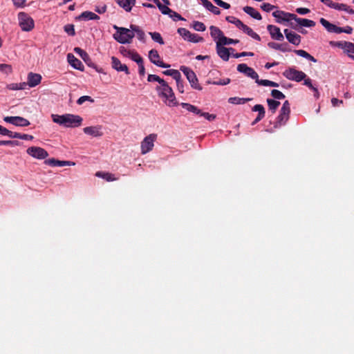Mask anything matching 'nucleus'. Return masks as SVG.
<instances>
[{"instance_id": "f257e3e1", "label": "nucleus", "mask_w": 354, "mask_h": 354, "mask_svg": "<svg viewBox=\"0 0 354 354\" xmlns=\"http://www.w3.org/2000/svg\"><path fill=\"white\" fill-rule=\"evenodd\" d=\"M53 122L65 128H75L82 125L83 119L78 115L66 113L63 115L52 114Z\"/></svg>"}, {"instance_id": "f03ea898", "label": "nucleus", "mask_w": 354, "mask_h": 354, "mask_svg": "<svg viewBox=\"0 0 354 354\" xmlns=\"http://www.w3.org/2000/svg\"><path fill=\"white\" fill-rule=\"evenodd\" d=\"M156 90L158 96L162 100L164 103L169 106L177 105L176 99L174 93L166 81H163L160 85L157 86Z\"/></svg>"}, {"instance_id": "7ed1b4c3", "label": "nucleus", "mask_w": 354, "mask_h": 354, "mask_svg": "<svg viewBox=\"0 0 354 354\" xmlns=\"http://www.w3.org/2000/svg\"><path fill=\"white\" fill-rule=\"evenodd\" d=\"M113 28L116 30L113 34V38L120 44H130L132 39L135 37L133 30L130 28L119 27L114 25Z\"/></svg>"}, {"instance_id": "20e7f679", "label": "nucleus", "mask_w": 354, "mask_h": 354, "mask_svg": "<svg viewBox=\"0 0 354 354\" xmlns=\"http://www.w3.org/2000/svg\"><path fill=\"white\" fill-rule=\"evenodd\" d=\"M319 22L329 32H335L337 34H340L342 32L351 34L353 32V28L349 26H346L344 28L338 27L336 25L330 23L324 18H321Z\"/></svg>"}, {"instance_id": "39448f33", "label": "nucleus", "mask_w": 354, "mask_h": 354, "mask_svg": "<svg viewBox=\"0 0 354 354\" xmlns=\"http://www.w3.org/2000/svg\"><path fill=\"white\" fill-rule=\"evenodd\" d=\"M19 26L25 32L31 31L35 27L33 19L27 13L21 12L18 14Z\"/></svg>"}, {"instance_id": "423d86ee", "label": "nucleus", "mask_w": 354, "mask_h": 354, "mask_svg": "<svg viewBox=\"0 0 354 354\" xmlns=\"http://www.w3.org/2000/svg\"><path fill=\"white\" fill-rule=\"evenodd\" d=\"M290 113V105L288 100L285 101L280 109L279 114L277 118L274 127L285 125L288 122Z\"/></svg>"}, {"instance_id": "0eeeda50", "label": "nucleus", "mask_w": 354, "mask_h": 354, "mask_svg": "<svg viewBox=\"0 0 354 354\" xmlns=\"http://www.w3.org/2000/svg\"><path fill=\"white\" fill-rule=\"evenodd\" d=\"M180 69L186 76L187 80L193 88L198 91L202 90V86L199 84L198 80L195 73L191 68L185 66H182Z\"/></svg>"}, {"instance_id": "6e6552de", "label": "nucleus", "mask_w": 354, "mask_h": 354, "mask_svg": "<svg viewBox=\"0 0 354 354\" xmlns=\"http://www.w3.org/2000/svg\"><path fill=\"white\" fill-rule=\"evenodd\" d=\"M156 133H151L147 136L140 143V151L142 155L146 154L153 150L154 142L157 140Z\"/></svg>"}, {"instance_id": "1a4fd4ad", "label": "nucleus", "mask_w": 354, "mask_h": 354, "mask_svg": "<svg viewBox=\"0 0 354 354\" xmlns=\"http://www.w3.org/2000/svg\"><path fill=\"white\" fill-rule=\"evenodd\" d=\"M272 16L276 19L278 24H285L292 22L295 18V15L286 12L282 10H277L272 12Z\"/></svg>"}, {"instance_id": "9d476101", "label": "nucleus", "mask_w": 354, "mask_h": 354, "mask_svg": "<svg viewBox=\"0 0 354 354\" xmlns=\"http://www.w3.org/2000/svg\"><path fill=\"white\" fill-rule=\"evenodd\" d=\"M178 33L185 39L193 43H198L203 41V37L197 34L192 33L189 30L184 28H179L177 30Z\"/></svg>"}, {"instance_id": "9b49d317", "label": "nucleus", "mask_w": 354, "mask_h": 354, "mask_svg": "<svg viewBox=\"0 0 354 354\" xmlns=\"http://www.w3.org/2000/svg\"><path fill=\"white\" fill-rule=\"evenodd\" d=\"M26 153L38 160H44L48 156L47 151L39 147H30L26 149Z\"/></svg>"}, {"instance_id": "f8f14e48", "label": "nucleus", "mask_w": 354, "mask_h": 354, "mask_svg": "<svg viewBox=\"0 0 354 354\" xmlns=\"http://www.w3.org/2000/svg\"><path fill=\"white\" fill-rule=\"evenodd\" d=\"M283 75L288 80H293L296 82H300L303 80L306 77V75L300 71H297L295 68H288L286 70Z\"/></svg>"}, {"instance_id": "ddd939ff", "label": "nucleus", "mask_w": 354, "mask_h": 354, "mask_svg": "<svg viewBox=\"0 0 354 354\" xmlns=\"http://www.w3.org/2000/svg\"><path fill=\"white\" fill-rule=\"evenodd\" d=\"M294 21L295 23L290 22V26L295 30H299L298 26L310 28L315 26V22L314 21L304 18H299L296 15Z\"/></svg>"}, {"instance_id": "4468645a", "label": "nucleus", "mask_w": 354, "mask_h": 354, "mask_svg": "<svg viewBox=\"0 0 354 354\" xmlns=\"http://www.w3.org/2000/svg\"><path fill=\"white\" fill-rule=\"evenodd\" d=\"M3 120L17 127H28L30 125V122L27 119L20 116H6L3 118Z\"/></svg>"}, {"instance_id": "2eb2a0df", "label": "nucleus", "mask_w": 354, "mask_h": 354, "mask_svg": "<svg viewBox=\"0 0 354 354\" xmlns=\"http://www.w3.org/2000/svg\"><path fill=\"white\" fill-rule=\"evenodd\" d=\"M149 59L151 62L157 66L161 68H169L170 66L169 64H165L160 59V57L158 53V51L155 49H152L149 52Z\"/></svg>"}, {"instance_id": "dca6fc26", "label": "nucleus", "mask_w": 354, "mask_h": 354, "mask_svg": "<svg viewBox=\"0 0 354 354\" xmlns=\"http://www.w3.org/2000/svg\"><path fill=\"white\" fill-rule=\"evenodd\" d=\"M237 71L241 73H243L247 77H249L253 80H257L259 75L251 67H249L245 64H240L237 66Z\"/></svg>"}, {"instance_id": "f3484780", "label": "nucleus", "mask_w": 354, "mask_h": 354, "mask_svg": "<svg viewBox=\"0 0 354 354\" xmlns=\"http://www.w3.org/2000/svg\"><path fill=\"white\" fill-rule=\"evenodd\" d=\"M119 52L124 57H128L135 62L140 61L142 58L136 50L128 49L124 46H121L119 49Z\"/></svg>"}, {"instance_id": "a211bd4d", "label": "nucleus", "mask_w": 354, "mask_h": 354, "mask_svg": "<svg viewBox=\"0 0 354 354\" xmlns=\"http://www.w3.org/2000/svg\"><path fill=\"white\" fill-rule=\"evenodd\" d=\"M286 38L287 40L292 44L295 46H299L301 43V37L296 32L291 31L288 29H285L283 30Z\"/></svg>"}, {"instance_id": "6ab92c4d", "label": "nucleus", "mask_w": 354, "mask_h": 354, "mask_svg": "<svg viewBox=\"0 0 354 354\" xmlns=\"http://www.w3.org/2000/svg\"><path fill=\"white\" fill-rule=\"evenodd\" d=\"M41 79L42 77L40 74L30 72L28 74L27 82L26 84L27 86L32 88L39 85L41 83Z\"/></svg>"}, {"instance_id": "aec40b11", "label": "nucleus", "mask_w": 354, "mask_h": 354, "mask_svg": "<svg viewBox=\"0 0 354 354\" xmlns=\"http://www.w3.org/2000/svg\"><path fill=\"white\" fill-rule=\"evenodd\" d=\"M267 30L269 32L272 39L277 41L283 40V35L279 27L274 25H268L267 26Z\"/></svg>"}, {"instance_id": "412c9836", "label": "nucleus", "mask_w": 354, "mask_h": 354, "mask_svg": "<svg viewBox=\"0 0 354 354\" xmlns=\"http://www.w3.org/2000/svg\"><path fill=\"white\" fill-rule=\"evenodd\" d=\"M83 131L85 134L91 136L93 137H100L103 135L102 131V126H91L86 127L83 129Z\"/></svg>"}, {"instance_id": "4be33fe9", "label": "nucleus", "mask_w": 354, "mask_h": 354, "mask_svg": "<svg viewBox=\"0 0 354 354\" xmlns=\"http://www.w3.org/2000/svg\"><path fill=\"white\" fill-rule=\"evenodd\" d=\"M111 66L112 68L117 71L124 72L127 75L129 74V71L127 66L126 64H122L119 59L115 57H111Z\"/></svg>"}, {"instance_id": "5701e85b", "label": "nucleus", "mask_w": 354, "mask_h": 354, "mask_svg": "<svg viewBox=\"0 0 354 354\" xmlns=\"http://www.w3.org/2000/svg\"><path fill=\"white\" fill-rule=\"evenodd\" d=\"M216 53L223 60V61H228L230 58V51H234V48H225L223 46H216Z\"/></svg>"}, {"instance_id": "b1692460", "label": "nucleus", "mask_w": 354, "mask_h": 354, "mask_svg": "<svg viewBox=\"0 0 354 354\" xmlns=\"http://www.w3.org/2000/svg\"><path fill=\"white\" fill-rule=\"evenodd\" d=\"M67 59L69 64L75 69L83 71L84 66L82 62L76 58L73 54L69 53L67 55Z\"/></svg>"}, {"instance_id": "393cba45", "label": "nucleus", "mask_w": 354, "mask_h": 354, "mask_svg": "<svg viewBox=\"0 0 354 354\" xmlns=\"http://www.w3.org/2000/svg\"><path fill=\"white\" fill-rule=\"evenodd\" d=\"M209 30L211 37L216 41V44L217 45V42L222 40V37L224 35L223 32L216 26H211L209 27Z\"/></svg>"}, {"instance_id": "a878e982", "label": "nucleus", "mask_w": 354, "mask_h": 354, "mask_svg": "<svg viewBox=\"0 0 354 354\" xmlns=\"http://www.w3.org/2000/svg\"><path fill=\"white\" fill-rule=\"evenodd\" d=\"M115 1L127 12H130L136 3V0H115Z\"/></svg>"}, {"instance_id": "bb28decb", "label": "nucleus", "mask_w": 354, "mask_h": 354, "mask_svg": "<svg viewBox=\"0 0 354 354\" xmlns=\"http://www.w3.org/2000/svg\"><path fill=\"white\" fill-rule=\"evenodd\" d=\"M130 28L133 30V32L136 35L137 38L142 41H145V34L144 31L138 26L134 24L130 25Z\"/></svg>"}, {"instance_id": "cd10ccee", "label": "nucleus", "mask_w": 354, "mask_h": 354, "mask_svg": "<svg viewBox=\"0 0 354 354\" xmlns=\"http://www.w3.org/2000/svg\"><path fill=\"white\" fill-rule=\"evenodd\" d=\"M243 11L249 15L251 17L257 19L261 20L262 19L261 14L259 11L251 6H245L243 8Z\"/></svg>"}, {"instance_id": "c85d7f7f", "label": "nucleus", "mask_w": 354, "mask_h": 354, "mask_svg": "<svg viewBox=\"0 0 354 354\" xmlns=\"http://www.w3.org/2000/svg\"><path fill=\"white\" fill-rule=\"evenodd\" d=\"M79 19L88 21V20H97L100 19L99 16L95 13L90 11L83 12L79 17Z\"/></svg>"}, {"instance_id": "c756f323", "label": "nucleus", "mask_w": 354, "mask_h": 354, "mask_svg": "<svg viewBox=\"0 0 354 354\" xmlns=\"http://www.w3.org/2000/svg\"><path fill=\"white\" fill-rule=\"evenodd\" d=\"M95 176L99 178H102L108 182L115 181L118 180L113 174L109 172L97 171Z\"/></svg>"}, {"instance_id": "7c9ffc66", "label": "nucleus", "mask_w": 354, "mask_h": 354, "mask_svg": "<svg viewBox=\"0 0 354 354\" xmlns=\"http://www.w3.org/2000/svg\"><path fill=\"white\" fill-rule=\"evenodd\" d=\"M6 88L10 91L25 90L27 88V84L26 82L11 83L8 84Z\"/></svg>"}, {"instance_id": "2f4dec72", "label": "nucleus", "mask_w": 354, "mask_h": 354, "mask_svg": "<svg viewBox=\"0 0 354 354\" xmlns=\"http://www.w3.org/2000/svg\"><path fill=\"white\" fill-rule=\"evenodd\" d=\"M344 52L348 55L351 59H354V44L352 42L346 41L344 44Z\"/></svg>"}, {"instance_id": "473e14b6", "label": "nucleus", "mask_w": 354, "mask_h": 354, "mask_svg": "<svg viewBox=\"0 0 354 354\" xmlns=\"http://www.w3.org/2000/svg\"><path fill=\"white\" fill-rule=\"evenodd\" d=\"M334 9L339 11H344L349 14L354 15V10H353L352 8H351L350 6L344 3H335Z\"/></svg>"}, {"instance_id": "72a5a7b5", "label": "nucleus", "mask_w": 354, "mask_h": 354, "mask_svg": "<svg viewBox=\"0 0 354 354\" xmlns=\"http://www.w3.org/2000/svg\"><path fill=\"white\" fill-rule=\"evenodd\" d=\"M241 30L254 39H256L257 41L261 40L260 36L257 33H256L251 28L248 27L245 24Z\"/></svg>"}, {"instance_id": "f704fd0d", "label": "nucleus", "mask_w": 354, "mask_h": 354, "mask_svg": "<svg viewBox=\"0 0 354 354\" xmlns=\"http://www.w3.org/2000/svg\"><path fill=\"white\" fill-rule=\"evenodd\" d=\"M267 103L269 111H270L272 113H275L276 110L278 109L280 104L279 102L270 98L267 99Z\"/></svg>"}, {"instance_id": "c9c22d12", "label": "nucleus", "mask_w": 354, "mask_h": 354, "mask_svg": "<svg viewBox=\"0 0 354 354\" xmlns=\"http://www.w3.org/2000/svg\"><path fill=\"white\" fill-rule=\"evenodd\" d=\"M182 107L185 109L187 111L189 112H192L196 115H198L199 113H201V110L199 109L196 106H194L192 104H188V103H181Z\"/></svg>"}, {"instance_id": "e433bc0d", "label": "nucleus", "mask_w": 354, "mask_h": 354, "mask_svg": "<svg viewBox=\"0 0 354 354\" xmlns=\"http://www.w3.org/2000/svg\"><path fill=\"white\" fill-rule=\"evenodd\" d=\"M226 20L231 24H234L237 28H239L241 30L245 26V24L240 19L233 16L227 17Z\"/></svg>"}, {"instance_id": "4c0bfd02", "label": "nucleus", "mask_w": 354, "mask_h": 354, "mask_svg": "<svg viewBox=\"0 0 354 354\" xmlns=\"http://www.w3.org/2000/svg\"><path fill=\"white\" fill-rule=\"evenodd\" d=\"M297 55L300 56V57H304L313 62H317V59L313 57L312 55H310L308 53H307L306 51L304 50H295L294 51Z\"/></svg>"}, {"instance_id": "58836bf2", "label": "nucleus", "mask_w": 354, "mask_h": 354, "mask_svg": "<svg viewBox=\"0 0 354 354\" xmlns=\"http://www.w3.org/2000/svg\"><path fill=\"white\" fill-rule=\"evenodd\" d=\"M237 43H239V40L227 38L225 35H223V37H222V40L221 41L217 42V46H224L225 45L236 44Z\"/></svg>"}, {"instance_id": "ea45409f", "label": "nucleus", "mask_w": 354, "mask_h": 354, "mask_svg": "<svg viewBox=\"0 0 354 354\" xmlns=\"http://www.w3.org/2000/svg\"><path fill=\"white\" fill-rule=\"evenodd\" d=\"M163 74L166 75L171 76L175 80H178L181 78V75L180 72L175 69H169L163 71Z\"/></svg>"}, {"instance_id": "a19ab883", "label": "nucleus", "mask_w": 354, "mask_h": 354, "mask_svg": "<svg viewBox=\"0 0 354 354\" xmlns=\"http://www.w3.org/2000/svg\"><path fill=\"white\" fill-rule=\"evenodd\" d=\"M268 46L271 48H273L275 50H279L282 52L288 51L286 44H279L274 43V42H269L268 44Z\"/></svg>"}, {"instance_id": "79ce46f5", "label": "nucleus", "mask_w": 354, "mask_h": 354, "mask_svg": "<svg viewBox=\"0 0 354 354\" xmlns=\"http://www.w3.org/2000/svg\"><path fill=\"white\" fill-rule=\"evenodd\" d=\"M250 98H241L238 97H230L228 102L233 104H241L250 101Z\"/></svg>"}, {"instance_id": "37998d69", "label": "nucleus", "mask_w": 354, "mask_h": 354, "mask_svg": "<svg viewBox=\"0 0 354 354\" xmlns=\"http://www.w3.org/2000/svg\"><path fill=\"white\" fill-rule=\"evenodd\" d=\"M204 7L214 15H218L221 14L219 8L214 6L210 1H208Z\"/></svg>"}, {"instance_id": "c03bdc74", "label": "nucleus", "mask_w": 354, "mask_h": 354, "mask_svg": "<svg viewBox=\"0 0 354 354\" xmlns=\"http://www.w3.org/2000/svg\"><path fill=\"white\" fill-rule=\"evenodd\" d=\"M12 138H19L24 140H32L34 137L29 134H21L19 133L13 132Z\"/></svg>"}, {"instance_id": "a18cd8bd", "label": "nucleus", "mask_w": 354, "mask_h": 354, "mask_svg": "<svg viewBox=\"0 0 354 354\" xmlns=\"http://www.w3.org/2000/svg\"><path fill=\"white\" fill-rule=\"evenodd\" d=\"M149 34L151 35V39L154 41H156V42H157V43H158V44H160L161 45L164 44L165 42L163 41V39H162L161 35L159 32H150Z\"/></svg>"}, {"instance_id": "49530a36", "label": "nucleus", "mask_w": 354, "mask_h": 354, "mask_svg": "<svg viewBox=\"0 0 354 354\" xmlns=\"http://www.w3.org/2000/svg\"><path fill=\"white\" fill-rule=\"evenodd\" d=\"M157 7L163 15H168L171 12V10L168 7V5H163L160 2H157Z\"/></svg>"}, {"instance_id": "de8ad7c7", "label": "nucleus", "mask_w": 354, "mask_h": 354, "mask_svg": "<svg viewBox=\"0 0 354 354\" xmlns=\"http://www.w3.org/2000/svg\"><path fill=\"white\" fill-rule=\"evenodd\" d=\"M192 27L196 31L203 32L206 29L205 24L203 22L198 21H194Z\"/></svg>"}, {"instance_id": "09e8293b", "label": "nucleus", "mask_w": 354, "mask_h": 354, "mask_svg": "<svg viewBox=\"0 0 354 354\" xmlns=\"http://www.w3.org/2000/svg\"><path fill=\"white\" fill-rule=\"evenodd\" d=\"M75 52L77 53L85 62H87L89 59V56L86 52L80 48L76 47L74 49Z\"/></svg>"}, {"instance_id": "8fccbe9b", "label": "nucleus", "mask_w": 354, "mask_h": 354, "mask_svg": "<svg viewBox=\"0 0 354 354\" xmlns=\"http://www.w3.org/2000/svg\"><path fill=\"white\" fill-rule=\"evenodd\" d=\"M0 71L7 75L10 74L12 71V66L6 64H1Z\"/></svg>"}, {"instance_id": "3c124183", "label": "nucleus", "mask_w": 354, "mask_h": 354, "mask_svg": "<svg viewBox=\"0 0 354 354\" xmlns=\"http://www.w3.org/2000/svg\"><path fill=\"white\" fill-rule=\"evenodd\" d=\"M271 95L273 98L277 100H283L285 98V95L279 90L273 89L271 91Z\"/></svg>"}, {"instance_id": "603ef678", "label": "nucleus", "mask_w": 354, "mask_h": 354, "mask_svg": "<svg viewBox=\"0 0 354 354\" xmlns=\"http://www.w3.org/2000/svg\"><path fill=\"white\" fill-rule=\"evenodd\" d=\"M253 111H257L260 116H265V109L261 104H256L252 107Z\"/></svg>"}, {"instance_id": "864d4df0", "label": "nucleus", "mask_w": 354, "mask_h": 354, "mask_svg": "<svg viewBox=\"0 0 354 354\" xmlns=\"http://www.w3.org/2000/svg\"><path fill=\"white\" fill-rule=\"evenodd\" d=\"M148 82H158L159 85L161 83H163L164 80L160 78L159 76L156 75H149L147 77Z\"/></svg>"}, {"instance_id": "5fc2aeb1", "label": "nucleus", "mask_w": 354, "mask_h": 354, "mask_svg": "<svg viewBox=\"0 0 354 354\" xmlns=\"http://www.w3.org/2000/svg\"><path fill=\"white\" fill-rule=\"evenodd\" d=\"M86 101H88L91 103H93L94 102V100L93 98H91V97L90 96H88V95H84V96H82L80 97L77 101V103L79 104V105H81L83 103H84Z\"/></svg>"}, {"instance_id": "6e6d98bb", "label": "nucleus", "mask_w": 354, "mask_h": 354, "mask_svg": "<svg viewBox=\"0 0 354 354\" xmlns=\"http://www.w3.org/2000/svg\"><path fill=\"white\" fill-rule=\"evenodd\" d=\"M64 31L69 35L73 36L75 35L74 26L73 24H67L64 26Z\"/></svg>"}, {"instance_id": "4d7b16f0", "label": "nucleus", "mask_w": 354, "mask_h": 354, "mask_svg": "<svg viewBox=\"0 0 354 354\" xmlns=\"http://www.w3.org/2000/svg\"><path fill=\"white\" fill-rule=\"evenodd\" d=\"M13 132L0 125V134L12 138Z\"/></svg>"}, {"instance_id": "13d9d810", "label": "nucleus", "mask_w": 354, "mask_h": 354, "mask_svg": "<svg viewBox=\"0 0 354 354\" xmlns=\"http://www.w3.org/2000/svg\"><path fill=\"white\" fill-rule=\"evenodd\" d=\"M169 16L175 21L180 20H185L178 13L171 10V12L169 14Z\"/></svg>"}, {"instance_id": "bf43d9fd", "label": "nucleus", "mask_w": 354, "mask_h": 354, "mask_svg": "<svg viewBox=\"0 0 354 354\" xmlns=\"http://www.w3.org/2000/svg\"><path fill=\"white\" fill-rule=\"evenodd\" d=\"M75 163L71 161L67 160H57V167H64V166H73Z\"/></svg>"}, {"instance_id": "052dcab7", "label": "nucleus", "mask_w": 354, "mask_h": 354, "mask_svg": "<svg viewBox=\"0 0 354 354\" xmlns=\"http://www.w3.org/2000/svg\"><path fill=\"white\" fill-rule=\"evenodd\" d=\"M138 65V68H139V74L140 75H145V66H144V64H143V59L142 58H141L140 59V61H138L136 62Z\"/></svg>"}, {"instance_id": "680f3d73", "label": "nucleus", "mask_w": 354, "mask_h": 354, "mask_svg": "<svg viewBox=\"0 0 354 354\" xmlns=\"http://www.w3.org/2000/svg\"><path fill=\"white\" fill-rule=\"evenodd\" d=\"M261 8L263 10L266 12H270L275 7L274 6L268 3H264L261 6Z\"/></svg>"}, {"instance_id": "e2e57ef3", "label": "nucleus", "mask_w": 354, "mask_h": 354, "mask_svg": "<svg viewBox=\"0 0 354 354\" xmlns=\"http://www.w3.org/2000/svg\"><path fill=\"white\" fill-rule=\"evenodd\" d=\"M198 115L204 117L206 120L209 121H212L216 118V115L214 114H209V113H204L201 111V113H199Z\"/></svg>"}, {"instance_id": "0e129e2a", "label": "nucleus", "mask_w": 354, "mask_h": 354, "mask_svg": "<svg viewBox=\"0 0 354 354\" xmlns=\"http://www.w3.org/2000/svg\"><path fill=\"white\" fill-rule=\"evenodd\" d=\"M245 56L252 57L254 56V53L252 52H242L241 53H236L233 55V57L235 58H239Z\"/></svg>"}, {"instance_id": "69168bd1", "label": "nucleus", "mask_w": 354, "mask_h": 354, "mask_svg": "<svg viewBox=\"0 0 354 354\" xmlns=\"http://www.w3.org/2000/svg\"><path fill=\"white\" fill-rule=\"evenodd\" d=\"M255 82L259 85L264 86H270V80H259V77H257V80H256Z\"/></svg>"}, {"instance_id": "338daca9", "label": "nucleus", "mask_w": 354, "mask_h": 354, "mask_svg": "<svg viewBox=\"0 0 354 354\" xmlns=\"http://www.w3.org/2000/svg\"><path fill=\"white\" fill-rule=\"evenodd\" d=\"M230 82V79L225 78V79H223V80H221L219 81L213 82H212V84H214V85H222V86H223V85L228 84Z\"/></svg>"}, {"instance_id": "774afa93", "label": "nucleus", "mask_w": 354, "mask_h": 354, "mask_svg": "<svg viewBox=\"0 0 354 354\" xmlns=\"http://www.w3.org/2000/svg\"><path fill=\"white\" fill-rule=\"evenodd\" d=\"M15 6L23 8L25 6L26 0H12Z\"/></svg>"}]
</instances>
